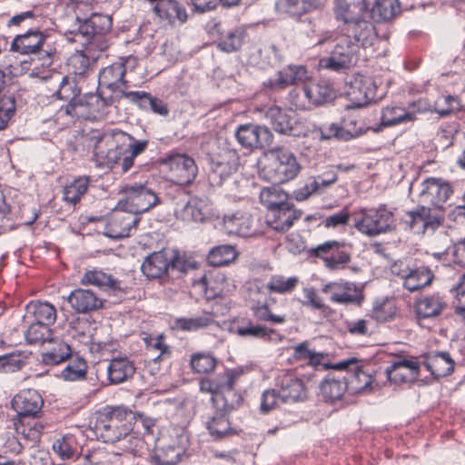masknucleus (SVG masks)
<instances>
[{"label": "nucleus", "mask_w": 465, "mask_h": 465, "mask_svg": "<svg viewBox=\"0 0 465 465\" xmlns=\"http://www.w3.org/2000/svg\"><path fill=\"white\" fill-rule=\"evenodd\" d=\"M242 43V33L240 31L229 32L218 44V47L226 53L237 51Z\"/></svg>", "instance_id": "nucleus-61"}, {"label": "nucleus", "mask_w": 465, "mask_h": 465, "mask_svg": "<svg viewBox=\"0 0 465 465\" xmlns=\"http://www.w3.org/2000/svg\"><path fill=\"white\" fill-rule=\"evenodd\" d=\"M27 311L33 314L35 322L39 323L50 326L56 320V310L54 306L49 302H31L27 306Z\"/></svg>", "instance_id": "nucleus-39"}, {"label": "nucleus", "mask_w": 465, "mask_h": 465, "mask_svg": "<svg viewBox=\"0 0 465 465\" xmlns=\"http://www.w3.org/2000/svg\"><path fill=\"white\" fill-rule=\"evenodd\" d=\"M300 218L301 213L293 209L288 203L270 210L267 215V223L275 231L284 232L290 229L293 222Z\"/></svg>", "instance_id": "nucleus-22"}, {"label": "nucleus", "mask_w": 465, "mask_h": 465, "mask_svg": "<svg viewBox=\"0 0 465 465\" xmlns=\"http://www.w3.org/2000/svg\"><path fill=\"white\" fill-rule=\"evenodd\" d=\"M399 312L396 301L392 298L377 299L372 305L370 317L378 322L393 321Z\"/></svg>", "instance_id": "nucleus-32"}, {"label": "nucleus", "mask_w": 465, "mask_h": 465, "mask_svg": "<svg viewBox=\"0 0 465 465\" xmlns=\"http://www.w3.org/2000/svg\"><path fill=\"white\" fill-rule=\"evenodd\" d=\"M112 27V19L108 15L94 14L88 19L82 22L78 31L71 41H81L86 36L106 34Z\"/></svg>", "instance_id": "nucleus-20"}, {"label": "nucleus", "mask_w": 465, "mask_h": 465, "mask_svg": "<svg viewBox=\"0 0 465 465\" xmlns=\"http://www.w3.org/2000/svg\"><path fill=\"white\" fill-rule=\"evenodd\" d=\"M376 86L370 76L357 74L350 84L347 95L351 103L361 107L375 98Z\"/></svg>", "instance_id": "nucleus-18"}, {"label": "nucleus", "mask_w": 465, "mask_h": 465, "mask_svg": "<svg viewBox=\"0 0 465 465\" xmlns=\"http://www.w3.org/2000/svg\"><path fill=\"white\" fill-rule=\"evenodd\" d=\"M134 413L125 407H107L100 413L95 422V430L104 442L114 443L132 431Z\"/></svg>", "instance_id": "nucleus-5"}, {"label": "nucleus", "mask_w": 465, "mask_h": 465, "mask_svg": "<svg viewBox=\"0 0 465 465\" xmlns=\"http://www.w3.org/2000/svg\"><path fill=\"white\" fill-rule=\"evenodd\" d=\"M419 369V362L415 359H403L397 361L389 367H387L385 373L390 377L393 372H396V376L405 378L408 375H418Z\"/></svg>", "instance_id": "nucleus-48"}, {"label": "nucleus", "mask_w": 465, "mask_h": 465, "mask_svg": "<svg viewBox=\"0 0 465 465\" xmlns=\"http://www.w3.org/2000/svg\"><path fill=\"white\" fill-rule=\"evenodd\" d=\"M252 311L254 318L258 322H271L273 324H282L285 322L284 316L273 314L266 303L261 304L258 302L257 304L252 306Z\"/></svg>", "instance_id": "nucleus-56"}, {"label": "nucleus", "mask_w": 465, "mask_h": 465, "mask_svg": "<svg viewBox=\"0 0 465 465\" xmlns=\"http://www.w3.org/2000/svg\"><path fill=\"white\" fill-rule=\"evenodd\" d=\"M168 172L170 181L179 185L191 183L197 175L194 160L186 154H173L162 161Z\"/></svg>", "instance_id": "nucleus-11"}, {"label": "nucleus", "mask_w": 465, "mask_h": 465, "mask_svg": "<svg viewBox=\"0 0 465 465\" xmlns=\"http://www.w3.org/2000/svg\"><path fill=\"white\" fill-rule=\"evenodd\" d=\"M213 322L211 313H203L193 318H177L173 322L172 328L184 331H195Z\"/></svg>", "instance_id": "nucleus-38"}, {"label": "nucleus", "mask_w": 465, "mask_h": 465, "mask_svg": "<svg viewBox=\"0 0 465 465\" xmlns=\"http://www.w3.org/2000/svg\"><path fill=\"white\" fill-rule=\"evenodd\" d=\"M199 285L204 290L208 298L223 296L231 291V284L223 273H218L213 280L208 281L206 277L202 278Z\"/></svg>", "instance_id": "nucleus-36"}, {"label": "nucleus", "mask_w": 465, "mask_h": 465, "mask_svg": "<svg viewBox=\"0 0 465 465\" xmlns=\"http://www.w3.org/2000/svg\"><path fill=\"white\" fill-rule=\"evenodd\" d=\"M294 352L296 358L308 360L309 364L316 369L322 367L324 370L333 369L337 371H347L354 376L363 374L362 365L356 358H350L338 363L331 364L327 361V354L310 350L308 342L306 341L294 347Z\"/></svg>", "instance_id": "nucleus-9"}, {"label": "nucleus", "mask_w": 465, "mask_h": 465, "mask_svg": "<svg viewBox=\"0 0 465 465\" xmlns=\"http://www.w3.org/2000/svg\"><path fill=\"white\" fill-rule=\"evenodd\" d=\"M90 323L85 320L76 319L70 322L69 335L79 342H86L90 336Z\"/></svg>", "instance_id": "nucleus-60"}, {"label": "nucleus", "mask_w": 465, "mask_h": 465, "mask_svg": "<svg viewBox=\"0 0 465 465\" xmlns=\"http://www.w3.org/2000/svg\"><path fill=\"white\" fill-rule=\"evenodd\" d=\"M322 292L328 294L334 303L360 305L363 301L361 290L350 282H329L322 287Z\"/></svg>", "instance_id": "nucleus-15"}, {"label": "nucleus", "mask_w": 465, "mask_h": 465, "mask_svg": "<svg viewBox=\"0 0 465 465\" xmlns=\"http://www.w3.org/2000/svg\"><path fill=\"white\" fill-rule=\"evenodd\" d=\"M260 199L269 211L288 203L287 194L282 190L273 187L263 188L261 191Z\"/></svg>", "instance_id": "nucleus-50"}, {"label": "nucleus", "mask_w": 465, "mask_h": 465, "mask_svg": "<svg viewBox=\"0 0 465 465\" xmlns=\"http://www.w3.org/2000/svg\"><path fill=\"white\" fill-rule=\"evenodd\" d=\"M124 95L134 102H140V105L143 108H149L155 114L167 115L168 108L166 104L160 99L151 96L145 92H127Z\"/></svg>", "instance_id": "nucleus-34"}, {"label": "nucleus", "mask_w": 465, "mask_h": 465, "mask_svg": "<svg viewBox=\"0 0 465 465\" xmlns=\"http://www.w3.org/2000/svg\"><path fill=\"white\" fill-rule=\"evenodd\" d=\"M154 13L163 20L173 24L175 20L184 23L187 20L185 8L176 0H162L153 7Z\"/></svg>", "instance_id": "nucleus-29"}, {"label": "nucleus", "mask_w": 465, "mask_h": 465, "mask_svg": "<svg viewBox=\"0 0 465 465\" xmlns=\"http://www.w3.org/2000/svg\"><path fill=\"white\" fill-rule=\"evenodd\" d=\"M305 94L309 100L320 104L333 97L332 89L325 83L312 84L305 88Z\"/></svg>", "instance_id": "nucleus-51"}, {"label": "nucleus", "mask_w": 465, "mask_h": 465, "mask_svg": "<svg viewBox=\"0 0 465 465\" xmlns=\"http://www.w3.org/2000/svg\"><path fill=\"white\" fill-rule=\"evenodd\" d=\"M403 286L410 292H416L430 285L433 280V273L426 267L408 269L401 274Z\"/></svg>", "instance_id": "nucleus-30"}, {"label": "nucleus", "mask_w": 465, "mask_h": 465, "mask_svg": "<svg viewBox=\"0 0 465 465\" xmlns=\"http://www.w3.org/2000/svg\"><path fill=\"white\" fill-rule=\"evenodd\" d=\"M280 397L282 401H296L305 397V388L302 380H282Z\"/></svg>", "instance_id": "nucleus-44"}, {"label": "nucleus", "mask_w": 465, "mask_h": 465, "mask_svg": "<svg viewBox=\"0 0 465 465\" xmlns=\"http://www.w3.org/2000/svg\"><path fill=\"white\" fill-rule=\"evenodd\" d=\"M45 40V35L38 31H30L17 35L12 43V50L22 54H35L40 50Z\"/></svg>", "instance_id": "nucleus-28"}, {"label": "nucleus", "mask_w": 465, "mask_h": 465, "mask_svg": "<svg viewBox=\"0 0 465 465\" xmlns=\"http://www.w3.org/2000/svg\"><path fill=\"white\" fill-rule=\"evenodd\" d=\"M416 119L414 112H408L402 107L388 106L383 109L381 124L386 126L395 125L404 122H412Z\"/></svg>", "instance_id": "nucleus-42"}, {"label": "nucleus", "mask_w": 465, "mask_h": 465, "mask_svg": "<svg viewBox=\"0 0 465 465\" xmlns=\"http://www.w3.org/2000/svg\"><path fill=\"white\" fill-rule=\"evenodd\" d=\"M223 226L229 234L241 236H251L253 231V218L244 211H236L233 213L226 214L223 218Z\"/></svg>", "instance_id": "nucleus-21"}, {"label": "nucleus", "mask_w": 465, "mask_h": 465, "mask_svg": "<svg viewBox=\"0 0 465 465\" xmlns=\"http://www.w3.org/2000/svg\"><path fill=\"white\" fill-rule=\"evenodd\" d=\"M320 388L326 399L335 401L340 399L346 391V380H324Z\"/></svg>", "instance_id": "nucleus-54"}, {"label": "nucleus", "mask_w": 465, "mask_h": 465, "mask_svg": "<svg viewBox=\"0 0 465 465\" xmlns=\"http://www.w3.org/2000/svg\"><path fill=\"white\" fill-rule=\"evenodd\" d=\"M454 361L447 352H439L430 356L426 367L433 375V378H444L452 373L454 370Z\"/></svg>", "instance_id": "nucleus-33"}, {"label": "nucleus", "mask_w": 465, "mask_h": 465, "mask_svg": "<svg viewBox=\"0 0 465 465\" xmlns=\"http://www.w3.org/2000/svg\"><path fill=\"white\" fill-rule=\"evenodd\" d=\"M208 430L215 439H222L232 433L230 422L224 414L213 417L208 423Z\"/></svg>", "instance_id": "nucleus-58"}, {"label": "nucleus", "mask_w": 465, "mask_h": 465, "mask_svg": "<svg viewBox=\"0 0 465 465\" xmlns=\"http://www.w3.org/2000/svg\"><path fill=\"white\" fill-rule=\"evenodd\" d=\"M410 227L417 232L435 230L443 221V214L421 204L415 211L408 213Z\"/></svg>", "instance_id": "nucleus-19"}, {"label": "nucleus", "mask_w": 465, "mask_h": 465, "mask_svg": "<svg viewBox=\"0 0 465 465\" xmlns=\"http://www.w3.org/2000/svg\"><path fill=\"white\" fill-rule=\"evenodd\" d=\"M140 216L124 209L114 211L108 218L104 234L113 239L128 237L135 230Z\"/></svg>", "instance_id": "nucleus-14"}, {"label": "nucleus", "mask_w": 465, "mask_h": 465, "mask_svg": "<svg viewBox=\"0 0 465 465\" xmlns=\"http://www.w3.org/2000/svg\"><path fill=\"white\" fill-rule=\"evenodd\" d=\"M216 360L209 353H195L191 356L190 365L194 373L208 375L216 367Z\"/></svg>", "instance_id": "nucleus-49"}, {"label": "nucleus", "mask_w": 465, "mask_h": 465, "mask_svg": "<svg viewBox=\"0 0 465 465\" xmlns=\"http://www.w3.org/2000/svg\"><path fill=\"white\" fill-rule=\"evenodd\" d=\"M260 164L261 175L273 183H284L293 180L302 169L295 154L282 147L265 152Z\"/></svg>", "instance_id": "nucleus-3"}, {"label": "nucleus", "mask_w": 465, "mask_h": 465, "mask_svg": "<svg viewBox=\"0 0 465 465\" xmlns=\"http://www.w3.org/2000/svg\"><path fill=\"white\" fill-rule=\"evenodd\" d=\"M233 385L234 380H202L201 391L211 393L216 407L228 412L238 407L242 401Z\"/></svg>", "instance_id": "nucleus-8"}, {"label": "nucleus", "mask_w": 465, "mask_h": 465, "mask_svg": "<svg viewBox=\"0 0 465 465\" xmlns=\"http://www.w3.org/2000/svg\"><path fill=\"white\" fill-rule=\"evenodd\" d=\"M237 257V252L232 245L224 244L213 247L208 253V262L213 266L227 265Z\"/></svg>", "instance_id": "nucleus-41"}, {"label": "nucleus", "mask_w": 465, "mask_h": 465, "mask_svg": "<svg viewBox=\"0 0 465 465\" xmlns=\"http://www.w3.org/2000/svg\"><path fill=\"white\" fill-rule=\"evenodd\" d=\"M308 79V73L302 65H289L279 72V79L276 84L285 87L304 83Z\"/></svg>", "instance_id": "nucleus-35"}, {"label": "nucleus", "mask_w": 465, "mask_h": 465, "mask_svg": "<svg viewBox=\"0 0 465 465\" xmlns=\"http://www.w3.org/2000/svg\"><path fill=\"white\" fill-rule=\"evenodd\" d=\"M400 11L398 0H373L368 4V11L376 22L391 19Z\"/></svg>", "instance_id": "nucleus-31"}, {"label": "nucleus", "mask_w": 465, "mask_h": 465, "mask_svg": "<svg viewBox=\"0 0 465 465\" xmlns=\"http://www.w3.org/2000/svg\"><path fill=\"white\" fill-rule=\"evenodd\" d=\"M351 216L354 228L368 237L388 233L396 228L394 213L386 204L358 208Z\"/></svg>", "instance_id": "nucleus-4"}, {"label": "nucleus", "mask_w": 465, "mask_h": 465, "mask_svg": "<svg viewBox=\"0 0 465 465\" xmlns=\"http://www.w3.org/2000/svg\"><path fill=\"white\" fill-rule=\"evenodd\" d=\"M27 418H18L14 423L17 436L25 444L34 445L39 439L45 428V424L35 420H26Z\"/></svg>", "instance_id": "nucleus-27"}, {"label": "nucleus", "mask_w": 465, "mask_h": 465, "mask_svg": "<svg viewBox=\"0 0 465 465\" xmlns=\"http://www.w3.org/2000/svg\"><path fill=\"white\" fill-rule=\"evenodd\" d=\"M81 283L83 285H94L100 288L108 287L113 290L119 288V283L111 275L102 271L91 270L84 273Z\"/></svg>", "instance_id": "nucleus-43"}, {"label": "nucleus", "mask_w": 465, "mask_h": 465, "mask_svg": "<svg viewBox=\"0 0 465 465\" xmlns=\"http://www.w3.org/2000/svg\"><path fill=\"white\" fill-rule=\"evenodd\" d=\"M267 118L270 120L272 128L283 134H291L293 136H309L313 135L320 139L349 140L351 137L350 132H347L336 124L322 130L318 128L313 123L308 120L293 121L290 114H287L278 106H272L266 113Z\"/></svg>", "instance_id": "nucleus-2"}, {"label": "nucleus", "mask_w": 465, "mask_h": 465, "mask_svg": "<svg viewBox=\"0 0 465 465\" xmlns=\"http://www.w3.org/2000/svg\"><path fill=\"white\" fill-rule=\"evenodd\" d=\"M68 302L78 312H88L102 307L103 302L96 294L84 289H77L68 296Z\"/></svg>", "instance_id": "nucleus-25"}, {"label": "nucleus", "mask_w": 465, "mask_h": 465, "mask_svg": "<svg viewBox=\"0 0 465 465\" xmlns=\"http://www.w3.org/2000/svg\"><path fill=\"white\" fill-rule=\"evenodd\" d=\"M174 213L178 218L185 222H200L204 218V215L199 207V202L196 199L178 202L176 203Z\"/></svg>", "instance_id": "nucleus-37"}, {"label": "nucleus", "mask_w": 465, "mask_h": 465, "mask_svg": "<svg viewBox=\"0 0 465 465\" xmlns=\"http://www.w3.org/2000/svg\"><path fill=\"white\" fill-rule=\"evenodd\" d=\"M235 137L242 147L252 150L269 145L272 134L264 126L247 124L237 128Z\"/></svg>", "instance_id": "nucleus-16"}, {"label": "nucleus", "mask_w": 465, "mask_h": 465, "mask_svg": "<svg viewBox=\"0 0 465 465\" xmlns=\"http://www.w3.org/2000/svg\"><path fill=\"white\" fill-rule=\"evenodd\" d=\"M137 60L134 57H127L124 60L121 59L119 62L105 67L99 75V84L112 91H121L126 88V81L124 74L127 70H132L135 67Z\"/></svg>", "instance_id": "nucleus-12"}, {"label": "nucleus", "mask_w": 465, "mask_h": 465, "mask_svg": "<svg viewBox=\"0 0 465 465\" xmlns=\"http://www.w3.org/2000/svg\"><path fill=\"white\" fill-rule=\"evenodd\" d=\"M183 452L182 447L168 446L156 453L152 462L153 465H175L179 462Z\"/></svg>", "instance_id": "nucleus-53"}, {"label": "nucleus", "mask_w": 465, "mask_h": 465, "mask_svg": "<svg viewBox=\"0 0 465 465\" xmlns=\"http://www.w3.org/2000/svg\"><path fill=\"white\" fill-rule=\"evenodd\" d=\"M177 256L171 251L162 250L149 254L141 266L143 273L149 279L165 276L171 268L177 267Z\"/></svg>", "instance_id": "nucleus-13"}, {"label": "nucleus", "mask_w": 465, "mask_h": 465, "mask_svg": "<svg viewBox=\"0 0 465 465\" xmlns=\"http://www.w3.org/2000/svg\"><path fill=\"white\" fill-rule=\"evenodd\" d=\"M15 101L9 96L0 98V131L4 130L15 112Z\"/></svg>", "instance_id": "nucleus-64"}, {"label": "nucleus", "mask_w": 465, "mask_h": 465, "mask_svg": "<svg viewBox=\"0 0 465 465\" xmlns=\"http://www.w3.org/2000/svg\"><path fill=\"white\" fill-rule=\"evenodd\" d=\"M101 103L98 95L89 94L84 97L72 99L66 105L65 112L72 116L89 117L98 111Z\"/></svg>", "instance_id": "nucleus-23"}, {"label": "nucleus", "mask_w": 465, "mask_h": 465, "mask_svg": "<svg viewBox=\"0 0 465 465\" xmlns=\"http://www.w3.org/2000/svg\"><path fill=\"white\" fill-rule=\"evenodd\" d=\"M446 303L439 294L424 295L417 299L414 309L420 319L434 318L445 309Z\"/></svg>", "instance_id": "nucleus-24"}, {"label": "nucleus", "mask_w": 465, "mask_h": 465, "mask_svg": "<svg viewBox=\"0 0 465 465\" xmlns=\"http://www.w3.org/2000/svg\"><path fill=\"white\" fill-rule=\"evenodd\" d=\"M130 135L124 132L101 136L94 146V158L100 165L112 167L126 155Z\"/></svg>", "instance_id": "nucleus-6"}, {"label": "nucleus", "mask_w": 465, "mask_h": 465, "mask_svg": "<svg viewBox=\"0 0 465 465\" xmlns=\"http://www.w3.org/2000/svg\"><path fill=\"white\" fill-rule=\"evenodd\" d=\"M88 179L79 177L64 189V199L72 204L80 201L81 197L86 193L88 188Z\"/></svg>", "instance_id": "nucleus-52"}, {"label": "nucleus", "mask_w": 465, "mask_h": 465, "mask_svg": "<svg viewBox=\"0 0 465 465\" xmlns=\"http://www.w3.org/2000/svg\"><path fill=\"white\" fill-rule=\"evenodd\" d=\"M377 40L375 27L371 23L341 27L336 45L329 57L322 58V68L339 71L355 65L363 52L373 46Z\"/></svg>", "instance_id": "nucleus-1"}, {"label": "nucleus", "mask_w": 465, "mask_h": 465, "mask_svg": "<svg viewBox=\"0 0 465 465\" xmlns=\"http://www.w3.org/2000/svg\"><path fill=\"white\" fill-rule=\"evenodd\" d=\"M29 343H45L54 341L50 326L34 322L25 332Z\"/></svg>", "instance_id": "nucleus-47"}, {"label": "nucleus", "mask_w": 465, "mask_h": 465, "mask_svg": "<svg viewBox=\"0 0 465 465\" xmlns=\"http://www.w3.org/2000/svg\"><path fill=\"white\" fill-rule=\"evenodd\" d=\"M451 193L448 183L440 178H428L420 183L418 202L433 211L442 213L443 205Z\"/></svg>", "instance_id": "nucleus-10"}, {"label": "nucleus", "mask_w": 465, "mask_h": 465, "mask_svg": "<svg viewBox=\"0 0 465 465\" xmlns=\"http://www.w3.org/2000/svg\"><path fill=\"white\" fill-rule=\"evenodd\" d=\"M319 7L317 0H278L275 10L282 15L300 17Z\"/></svg>", "instance_id": "nucleus-26"}, {"label": "nucleus", "mask_w": 465, "mask_h": 465, "mask_svg": "<svg viewBox=\"0 0 465 465\" xmlns=\"http://www.w3.org/2000/svg\"><path fill=\"white\" fill-rule=\"evenodd\" d=\"M298 283L299 278L296 276L285 277L281 274H275L262 288H265L272 293L285 294L291 293L297 287Z\"/></svg>", "instance_id": "nucleus-40"}, {"label": "nucleus", "mask_w": 465, "mask_h": 465, "mask_svg": "<svg viewBox=\"0 0 465 465\" xmlns=\"http://www.w3.org/2000/svg\"><path fill=\"white\" fill-rule=\"evenodd\" d=\"M461 109L462 104L456 95L440 96L433 104V111L443 117L460 112Z\"/></svg>", "instance_id": "nucleus-46"}, {"label": "nucleus", "mask_w": 465, "mask_h": 465, "mask_svg": "<svg viewBox=\"0 0 465 465\" xmlns=\"http://www.w3.org/2000/svg\"><path fill=\"white\" fill-rule=\"evenodd\" d=\"M235 168L229 163L213 162L212 164V173L210 177L213 183H221L224 179L229 177Z\"/></svg>", "instance_id": "nucleus-63"}, {"label": "nucleus", "mask_w": 465, "mask_h": 465, "mask_svg": "<svg viewBox=\"0 0 465 465\" xmlns=\"http://www.w3.org/2000/svg\"><path fill=\"white\" fill-rule=\"evenodd\" d=\"M120 193L124 197L118 203L119 207L138 216L160 203L156 193L143 183L125 184Z\"/></svg>", "instance_id": "nucleus-7"}, {"label": "nucleus", "mask_w": 465, "mask_h": 465, "mask_svg": "<svg viewBox=\"0 0 465 465\" xmlns=\"http://www.w3.org/2000/svg\"><path fill=\"white\" fill-rule=\"evenodd\" d=\"M92 56L83 51L73 54L68 60V66L74 74L83 75L90 67Z\"/></svg>", "instance_id": "nucleus-57"}, {"label": "nucleus", "mask_w": 465, "mask_h": 465, "mask_svg": "<svg viewBox=\"0 0 465 465\" xmlns=\"http://www.w3.org/2000/svg\"><path fill=\"white\" fill-rule=\"evenodd\" d=\"M78 42L85 46L86 53H88L93 59L96 58L98 53L105 51L109 45L105 34L86 36Z\"/></svg>", "instance_id": "nucleus-55"}, {"label": "nucleus", "mask_w": 465, "mask_h": 465, "mask_svg": "<svg viewBox=\"0 0 465 465\" xmlns=\"http://www.w3.org/2000/svg\"><path fill=\"white\" fill-rule=\"evenodd\" d=\"M25 362L20 355L9 354L0 356V374H8L22 369Z\"/></svg>", "instance_id": "nucleus-62"}, {"label": "nucleus", "mask_w": 465, "mask_h": 465, "mask_svg": "<svg viewBox=\"0 0 465 465\" xmlns=\"http://www.w3.org/2000/svg\"><path fill=\"white\" fill-rule=\"evenodd\" d=\"M43 399L35 390L19 391L12 400V407L18 418H35L43 407Z\"/></svg>", "instance_id": "nucleus-17"}, {"label": "nucleus", "mask_w": 465, "mask_h": 465, "mask_svg": "<svg viewBox=\"0 0 465 465\" xmlns=\"http://www.w3.org/2000/svg\"><path fill=\"white\" fill-rule=\"evenodd\" d=\"M109 378H132L135 371L134 363L127 357L114 358L107 367Z\"/></svg>", "instance_id": "nucleus-45"}, {"label": "nucleus", "mask_w": 465, "mask_h": 465, "mask_svg": "<svg viewBox=\"0 0 465 465\" xmlns=\"http://www.w3.org/2000/svg\"><path fill=\"white\" fill-rule=\"evenodd\" d=\"M146 145L147 142L145 141L132 143V137L130 136L128 151L122 161L123 172H127L133 166L134 159L145 149Z\"/></svg>", "instance_id": "nucleus-59"}]
</instances>
